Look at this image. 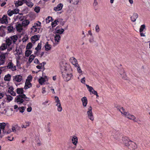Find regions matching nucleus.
<instances>
[{
    "mask_svg": "<svg viewBox=\"0 0 150 150\" xmlns=\"http://www.w3.org/2000/svg\"><path fill=\"white\" fill-rule=\"evenodd\" d=\"M69 67V66L67 67L66 66H61L60 67L62 77L64 80L67 81L70 80L72 76L71 74L69 72L70 69Z\"/></svg>",
    "mask_w": 150,
    "mask_h": 150,
    "instance_id": "obj_1",
    "label": "nucleus"
},
{
    "mask_svg": "<svg viewBox=\"0 0 150 150\" xmlns=\"http://www.w3.org/2000/svg\"><path fill=\"white\" fill-rule=\"evenodd\" d=\"M122 141L124 144L128 148L135 149L137 148V146L135 143L130 140L127 137L122 138Z\"/></svg>",
    "mask_w": 150,
    "mask_h": 150,
    "instance_id": "obj_2",
    "label": "nucleus"
},
{
    "mask_svg": "<svg viewBox=\"0 0 150 150\" xmlns=\"http://www.w3.org/2000/svg\"><path fill=\"white\" fill-rule=\"evenodd\" d=\"M8 55L7 53L1 54H0V65H3L4 63L5 58Z\"/></svg>",
    "mask_w": 150,
    "mask_h": 150,
    "instance_id": "obj_3",
    "label": "nucleus"
},
{
    "mask_svg": "<svg viewBox=\"0 0 150 150\" xmlns=\"http://www.w3.org/2000/svg\"><path fill=\"white\" fill-rule=\"evenodd\" d=\"M18 13L19 9L17 8H16L12 10H9L7 12V14L10 16H11L13 14H16Z\"/></svg>",
    "mask_w": 150,
    "mask_h": 150,
    "instance_id": "obj_4",
    "label": "nucleus"
},
{
    "mask_svg": "<svg viewBox=\"0 0 150 150\" xmlns=\"http://www.w3.org/2000/svg\"><path fill=\"white\" fill-rule=\"evenodd\" d=\"M92 110V107L90 106L88 109V111L87 112V114L89 118L91 120L93 121L94 120V117L93 115Z\"/></svg>",
    "mask_w": 150,
    "mask_h": 150,
    "instance_id": "obj_5",
    "label": "nucleus"
},
{
    "mask_svg": "<svg viewBox=\"0 0 150 150\" xmlns=\"http://www.w3.org/2000/svg\"><path fill=\"white\" fill-rule=\"evenodd\" d=\"M23 99L26 101H28L29 100V98L26 97L25 94H23V96L19 95V104L23 102Z\"/></svg>",
    "mask_w": 150,
    "mask_h": 150,
    "instance_id": "obj_6",
    "label": "nucleus"
},
{
    "mask_svg": "<svg viewBox=\"0 0 150 150\" xmlns=\"http://www.w3.org/2000/svg\"><path fill=\"white\" fill-rule=\"evenodd\" d=\"M124 115H125V117L127 118L132 120L135 122L136 121L135 120L136 118L135 116L133 115H130L129 112H125Z\"/></svg>",
    "mask_w": 150,
    "mask_h": 150,
    "instance_id": "obj_7",
    "label": "nucleus"
},
{
    "mask_svg": "<svg viewBox=\"0 0 150 150\" xmlns=\"http://www.w3.org/2000/svg\"><path fill=\"white\" fill-rule=\"evenodd\" d=\"M8 127H9V125L8 123L3 122L0 123V129L2 130L3 132V130H5Z\"/></svg>",
    "mask_w": 150,
    "mask_h": 150,
    "instance_id": "obj_8",
    "label": "nucleus"
},
{
    "mask_svg": "<svg viewBox=\"0 0 150 150\" xmlns=\"http://www.w3.org/2000/svg\"><path fill=\"white\" fill-rule=\"evenodd\" d=\"M7 67L8 68L10 69L12 71H14L16 70V67L15 66H14L13 64L11 62H10L8 64L6 67Z\"/></svg>",
    "mask_w": 150,
    "mask_h": 150,
    "instance_id": "obj_9",
    "label": "nucleus"
},
{
    "mask_svg": "<svg viewBox=\"0 0 150 150\" xmlns=\"http://www.w3.org/2000/svg\"><path fill=\"white\" fill-rule=\"evenodd\" d=\"M32 0H22L29 7L31 8L34 5V4L31 2Z\"/></svg>",
    "mask_w": 150,
    "mask_h": 150,
    "instance_id": "obj_10",
    "label": "nucleus"
},
{
    "mask_svg": "<svg viewBox=\"0 0 150 150\" xmlns=\"http://www.w3.org/2000/svg\"><path fill=\"white\" fill-rule=\"evenodd\" d=\"M40 36L39 35H34L31 38V41L33 43H35L36 41L39 40Z\"/></svg>",
    "mask_w": 150,
    "mask_h": 150,
    "instance_id": "obj_11",
    "label": "nucleus"
},
{
    "mask_svg": "<svg viewBox=\"0 0 150 150\" xmlns=\"http://www.w3.org/2000/svg\"><path fill=\"white\" fill-rule=\"evenodd\" d=\"M7 16L4 15L1 18H0V20L1 23L7 24L8 23Z\"/></svg>",
    "mask_w": 150,
    "mask_h": 150,
    "instance_id": "obj_12",
    "label": "nucleus"
},
{
    "mask_svg": "<svg viewBox=\"0 0 150 150\" xmlns=\"http://www.w3.org/2000/svg\"><path fill=\"white\" fill-rule=\"evenodd\" d=\"M114 134L112 135V137L115 139L116 140H118L120 138V135L119 132H118L114 131L113 132Z\"/></svg>",
    "mask_w": 150,
    "mask_h": 150,
    "instance_id": "obj_13",
    "label": "nucleus"
},
{
    "mask_svg": "<svg viewBox=\"0 0 150 150\" xmlns=\"http://www.w3.org/2000/svg\"><path fill=\"white\" fill-rule=\"evenodd\" d=\"M81 101L82 102V104L83 106L86 107L88 103L87 98L86 97H84L81 98Z\"/></svg>",
    "mask_w": 150,
    "mask_h": 150,
    "instance_id": "obj_14",
    "label": "nucleus"
},
{
    "mask_svg": "<svg viewBox=\"0 0 150 150\" xmlns=\"http://www.w3.org/2000/svg\"><path fill=\"white\" fill-rule=\"evenodd\" d=\"M63 6V4L60 3L58 4L56 7L54 8V10L56 11H60L62 9Z\"/></svg>",
    "mask_w": 150,
    "mask_h": 150,
    "instance_id": "obj_15",
    "label": "nucleus"
},
{
    "mask_svg": "<svg viewBox=\"0 0 150 150\" xmlns=\"http://www.w3.org/2000/svg\"><path fill=\"white\" fill-rule=\"evenodd\" d=\"M32 86V84L29 81H26L24 88L26 90L30 88Z\"/></svg>",
    "mask_w": 150,
    "mask_h": 150,
    "instance_id": "obj_16",
    "label": "nucleus"
},
{
    "mask_svg": "<svg viewBox=\"0 0 150 150\" xmlns=\"http://www.w3.org/2000/svg\"><path fill=\"white\" fill-rule=\"evenodd\" d=\"M45 79L44 78H43L42 77H41L38 80V81L39 82V83L41 84L42 85L43 84V83L46 81V80H45V79H47V77L46 76H45Z\"/></svg>",
    "mask_w": 150,
    "mask_h": 150,
    "instance_id": "obj_17",
    "label": "nucleus"
},
{
    "mask_svg": "<svg viewBox=\"0 0 150 150\" xmlns=\"http://www.w3.org/2000/svg\"><path fill=\"white\" fill-rule=\"evenodd\" d=\"M70 60H72L71 62L74 65L75 67H76L77 65H78L77 60L74 57H72L71 58Z\"/></svg>",
    "mask_w": 150,
    "mask_h": 150,
    "instance_id": "obj_18",
    "label": "nucleus"
},
{
    "mask_svg": "<svg viewBox=\"0 0 150 150\" xmlns=\"http://www.w3.org/2000/svg\"><path fill=\"white\" fill-rule=\"evenodd\" d=\"M138 15L137 13H134L132 16L131 17V19L132 21L135 22L137 18L138 17Z\"/></svg>",
    "mask_w": 150,
    "mask_h": 150,
    "instance_id": "obj_19",
    "label": "nucleus"
},
{
    "mask_svg": "<svg viewBox=\"0 0 150 150\" xmlns=\"http://www.w3.org/2000/svg\"><path fill=\"white\" fill-rule=\"evenodd\" d=\"M6 44L7 45V46H10L12 44V40L11 38L9 37L8 38H6Z\"/></svg>",
    "mask_w": 150,
    "mask_h": 150,
    "instance_id": "obj_20",
    "label": "nucleus"
},
{
    "mask_svg": "<svg viewBox=\"0 0 150 150\" xmlns=\"http://www.w3.org/2000/svg\"><path fill=\"white\" fill-rule=\"evenodd\" d=\"M10 38L11 40H12L13 43H15L18 39V36L17 35H15L10 37Z\"/></svg>",
    "mask_w": 150,
    "mask_h": 150,
    "instance_id": "obj_21",
    "label": "nucleus"
},
{
    "mask_svg": "<svg viewBox=\"0 0 150 150\" xmlns=\"http://www.w3.org/2000/svg\"><path fill=\"white\" fill-rule=\"evenodd\" d=\"M71 140L73 144L74 145H76L78 142L77 137L75 136H74L72 138Z\"/></svg>",
    "mask_w": 150,
    "mask_h": 150,
    "instance_id": "obj_22",
    "label": "nucleus"
},
{
    "mask_svg": "<svg viewBox=\"0 0 150 150\" xmlns=\"http://www.w3.org/2000/svg\"><path fill=\"white\" fill-rule=\"evenodd\" d=\"M30 22L28 20H25L23 21L21 24L23 26H26L29 24Z\"/></svg>",
    "mask_w": 150,
    "mask_h": 150,
    "instance_id": "obj_23",
    "label": "nucleus"
},
{
    "mask_svg": "<svg viewBox=\"0 0 150 150\" xmlns=\"http://www.w3.org/2000/svg\"><path fill=\"white\" fill-rule=\"evenodd\" d=\"M45 50L46 51H48L50 50L51 48V45L48 44V42H47L45 46Z\"/></svg>",
    "mask_w": 150,
    "mask_h": 150,
    "instance_id": "obj_24",
    "label": "nucleus"
},
{
    "mask_svg": "<svg viewBox=\"0 0 150 150\" xmlns=\"http://www.w3.org/2000/svg\"><path fill=\"white\" fill-rule=\"evenodd\" d=\"M40 29H38V33L40 30ZM31 32L35 33L38 31V29L35 26L33 25V27L31 28Z\"/></svg>",
    "mask_w": 150,
    "mask_h": 150,
    "instance_id": "obj_25",
    "label": "nucleus"
},
{
    "mask_svg": "<svg viewBox=\"0 0 150 150\" xmlns=\"http://www.w3.org/2000/svg\"><path fill=\"white\" fill-rule=\"evenodd\" d=\"M11 131L10 129H9L8 127L5 130H3V133L5 134H8L10 133Z\"/></svg>",
    "mask_w": 150,
    "mask_h": 150,
    "instance_id": "obj_26",
    "label": "nucleus"
},
{
    "mask_svg": "<svg viewBox=\"0 0 150 150\" xmlns=\"http://www.w3.org/2000/svg\"><path fill=\"white\" fill-rule=\"evenodd\" d=\"M13 80L15 83L16 84V85H18V83L19 82V75H16L14 77Z\"/></svg>",
    "mask_w": 150,
    "mask_h": 150,
    "instance_id": "obj_27",
    "label": "nucleus"
},
{
    "mask_svg": "<svg viewBox=\"0 0 150 150\" xmlns=\"http://www.w3.org/2000/svg\"><path fill=\"white\" fill-rule=\"evenodd\" d=\"M61 37L60 35L59 34H56L54 36V40L55 41L58 42L60 39Z\"/></svg>",
    "mask_w": 150,
    "mask_h": 150,
    "instance_id": "obj_28",
    "label": "nucleus"
},
{
    "mask_svg": "<svg viewBox=\"0 0 150 150\" xmlns=\"http://www.w3.org/2000/svg\"><path fill=\"white\" fill-rule=\"evenodd\" d=\"M59 22V21L58 20H55L53 22H52L51 24V25L52 28L55 27L58 24L57 23Z\"/></svg>",
    "mask_w": 150,
    "mask_h": 150,
    "instance_id": "obj_29",
    "label": "nucleus"
},
{
    "mask_svg": "<svg viewBox=\"0 0 150 150\" xmlns=\"http://www.w3.org/2000/svg\"><path fill=\"white\" fill-rule=\"evenodd\" d=\"M7 45L6 43H3L0 47V49L2 50H3L7 48Z\"/></svg>",
    "mask_w": 150,
    "mask_h": 150,
    "instance_id": "obj_30",
    "label": "nucleus"
},
{
    "mask_svg": "<svg viewBox=\"0 0 150 150\" xmlns=\"http://www.w3.org/2000/svg\"><path fill=\"white\" fill-rule=\"evenodd\" d=\"M35 57V56L33 54L31 55L30 56L28 59V62L30 63L32 62Z\"/></svg>",
    "mask_w": 150,
    "mask_h": 150,
    "instance_id": "obj_31",
    "label": "nucleus"
},
{
    "mask_svg": "<svg viewBox=\"0 0 150 150\" xmlns=\"http://www.w3.org/2000/svg\"><path fill=\"white\" fill-rule=\"evenodd\" d=\"M32 52V51L30 50H26L25 51V54L26 57H28L30 55Z\"/></svg>",
    "mask_w": 150,
    "mask_h": 150,
    "instance_id": "obj_32",
    "label": "nucleus"
},
{
    "mask_svg": "<svg viewBox=\"0 0 150 150\" xmlns=\"http://www.w3.org/2000/svg\"><path fill=\"white\" fill-rule=\"evenodd\" d=\"M11 79V76L9 74L6 75L4 77V80L5 81H9Z\"/></svg>",
    "mask_w": 150,
    "mask_h": 150,
    "instance_id": "obj_33",
    "label": "nucleus"
},
{
    "mask_svg": "<svg viewBox=\"0 0 150 150\" xmlns=\"http://www.w3.org/2000/svg\"><path fill=\"white\" fill-rule=\"evenodd\" d=\"M64 31V29L61 28V30L59 29H57L56 31V32L57 33L60 34H62Z\"/></svg>",
    "mask_w": 150,
    "mask_h": 150,
    "instance_id": "obj_34",
    "label": "nucleus"
},
{
    "mask_svg": "<svg viewBox=\"0 0 150 150\" xmlns=\"http://www.w3.org/2000/svg\"><path fill=\"white\" fill-rule=\"evenodd\" d=\"M41 47V42L38 43L37 47L35 48V50L38 51L40 50Z\"/></svg>",
    "mask_w": 150,
    "mask_h": 150,
    "instance_id": "obj_35",
    "label": "nucleus"
},
{
    "mask_svg": "<svg viewBox=\"0 0 150 150\" xmlns=\"http://www.w3.org/2000/svg\"><path fill=\"white\" fill-rule=\"evenodd\" d=\"M79 1V0H70V2L71 3L76 5L78 4Z\"/></svg>",
    "mask_w": 150,
    "mask_h": 150,
    "instance_id": "obj_36",
    "label": "nucleus"
},
{
    "mask_svg": "<svg viewBox=\"0 0 150 150\" xmlns=\"http://www.w3.org/2000/svg\"><path fill=\"white\" fill-rule=\"evenodd\" d=\"M32 44L31 42H29L28 44L26 47V49H31L32 47Z\"/></svg>",
    "mask_w": 150,
    "mask_h": 150,
    "instance_id": "obj_37",
    "label": "nucleus"
},
{
    "mask_svg": "<svg viewBox=\"0 0 150 150\" xmlns=\"http://www.w3.org/2000/svg\"><path fill=\"white\" fill-rule=\"evenodd\" d=\"M145 28V25L144 24H143L141 25L140 29H139V32L140 33L142 32L144 30Z\"/></svg>",
    "mask_w": 150,
    "mask_h": 150,
    "instance_id": "obj_38",
    "label": "nucleus"
},
{
    "mask_svg": "<svg viewBox=\"0 0 150 150\" xmlns=\"http://www.w3.org/2000/svg\"><path fill=\"white\" fill-rule=\"evenodd\" d=\"M6 99L9 102L13 99V98L10 95H8L6 96Z\"/></svg>",
    "mask_w": 150,
    "mask_h": 150,
    "instance_id": "obj_39",
    "label": "nucleus"
},
{
    "mask_svg": "<svg viewBox=\"0 0 150 150\" xmlns=\"http://www.w3.org/2000/svg\"><path fill=\"white\" fill-rule=\"evenodd\" d=\"M55 102L57 103L56 105H57L59 103H60V101L59 100L58 97L57 96L55 97Z\"/></svg>",
    "mask_w": 150,
    "mask_h": 150,
    "instance_id": "obj_40",
    "label": "nucleus"
},
{
    "mask_svg": "<svg viewBox=\"0 0 150 150\" xmlns=\"http://www.w3.org/2000/svg\"><path fill=\"white\" fill-rule=\"evenodd\" d=\"M87 88L88 89V91L90 92H91L92 91V90H93L94 89L93 88V87L91 86H89L88 85L86 84V85Z\"/></svg>",
    "mask_w": 150,
    "mask_h": 150,
    "instance_id": "obj_41",
    "label": "nucleus"
},
{
    "mask_svg": "<svg viewBox=\"0 0 150 150\" xmlns=\"http://www.w3.org/2000/svg\"><path fill=\"white\" fill-rule=\"evenodd\" d=\"M57 106V110L59 112H61L62 111V108L61 106V104L60 103H59L57 105H56Z\"/></svg>",
    "mask_w": 150,
    "mask_h": 150,
    "instance_id": "obj_42",
    "label": "nucleus"
},
{
    "mask_svg": "<svg viewBox=\"0 0 150 150\" xmlns=\"http://www.w3.org/2000/svg\"><path fill=\"white\" fill-rule=\"evenodd\" d=\"M33 77L32 76L30 75L27 77V79H26V81H29L31 82L32 80Z\"/></svg>",
    "mask_w": 150,
    "mask_h": 150,
    "instance_id": "obj_43",
    "label": "nucleus"
},
{
    "mask_svg": "<svg viewBox=\"0 0 150 150\" xmlns=\"http://www.w3.org/2000/svg\"><path fill=\"white\" fill-rule=\"evenodd\" d=\"M40 7L39 6H36L34 9V11L37 13H38L40 11Z\"/></svg>",
    "mask_w": 150,
    "mask_h": 150,
    "instance_id": "obj_44",
    "label": "nucleus"
},
{
    "mask_svg": "<svg viewBox=\"0 0 150 150\" xmlns=\"http://www.w3.org/2000/svg\"><path fill=\"white\" fill-rule=\"evenodd\" d=\"M25 107H19V112L21 113L23 112L25 110Z\"/></svg>",
    "mask_w": 150,
    "mask_h": 150,
    "instance_id": "obj_45",
    "label": "nucleus"
},
{
    "mask_svg": "<svg viewBox=\"0 0 150 150\" xmlns=\"http://www.w3.org/2000/svg\"><path fill=\"white\" fill-rule=\"evenodd\" d=\"M24 91L23 88H19V95L23 96V93Z\"/></svg>",
    "mask_w": 150,
    "mask_h": 150,
    "instance_id": "obj_46",
    "label": "nucleus"
},
{
    "mask_svg": "<svg viewBox=\"0 0 150 150\" xmlns=\"http://www.w3.org/2000/svg\"><path fill=\"white\" fill-rule=\"evenodd\" d=\"M13 30V26H10L8 27V30L9 32H12Z\"/></svg>",
    "mask_w": 150,
    "mask_h": 150,
    "instance_id": "obj_47",
    "label": "nucleus"
},
{
    "mask_svg": "<svg viewBox=\"0 0 150 150\" xmlns=\"http://www.w3.org/2000/svg\"><path fill=\"white\" fill-rule=\"evenodd\" d=\"M96 31L97 33H98L100 30V28L99 25H97L95 27Z\"/></svg>",
    "mask_w": 150,
    "mask_h": 150,
    "instance_id": "obj_48",
    "label": "nucleus"
},
{
    "mask_svg": "<svg viewBox=\"0 0 150 150\" xmlns=\"http://www.w3.org/2000/svg\"><path fill=\"white\" fill-rule=\"evenodd\" d=\"M19 35H20V33L21 31L23 30V26L21 24L19 23ZM21 36L19 35V38L21 37Z\"/></svg>",
    "mask_w": 150,
    "mask_h": 150,
    "instance_id": "obj_49",
    "label": "nucleus"
},
{
    "mask_svg": "<svg viewBox=\"0 0 150 150\" xmlns=\"http://www.w3.org/2000/svg\"><path fill=\"white\" fill-rule=\"evenodd\" d=\"M76 67H77V69L78 72L79 73H81L82 72V71H81V68L80 67V66L79 65H77Z\"/></svg>",
    "mask_w": 150,
    "mask_h": 150,
    "instance_id": "obj_50",
    "label": "nucleus"
},
{
    "mask_svg": "<svg viewBox=\"0 0 150 150\" xmlns=\"http://www.w3.org/2000/svg\"><path fill=\"white\" fill-rule=\"evenodd\" d=\"M119 111L122 114H123L124 115V112H126L125 111L124 109L122 107H121V109H120Z\"/></svg>",
    "mask_w": 150,
    "mask_h": 150,
    "instance_id": "obj_51",
    "label": "nucleus"
},
{
    "mask_svg": "<svg viewBox=\"0 0 150 150\" xmlns=\"http://www.w3.org/2000/svg\"><path fill=\"white\" fill-rule=\"evenodd\" d=\"M6 112H7V111H6V110L5 109H3V110H1L0 112L2 114L5 115L6 114Z\"/></svg>",
    "mask_w": 150,
    "mask_h": 150,
    "instance_id": "obj_52",
    "label": "nucleus"
},
{
    "mask_svg": "<svg viewBox=\"0 0 150 150\" xmlns=\"http://www.w3.org/2000/svg\"><path fill=\"white\" fill-rule=\"evenodd\" d=\"M38 23H34V26H35L36 27L37 26H40V25H41V23L39 21H38Z\"/></svg>",
    "mask_w": 150,
    "mask_h": 150,
    "instance_id": "obj_53",
    "label": "nucleus"
},
{
    "mask_svg": "<svg viewBox=\"0 0 150 150\" xmlns=\"http://www.w3.org/2000/svg\"><path fill=\"white\" fill-rule=\"evenodd\" d=\"M13 88L12 87H10L8 90V91L10 93H12L13 91Z\"/></svg>",
    "mask_w": 150,
    "mask_h": 150,
    "instance_id": "obj_54",
    "label": "nucleus"
},
{
    "mask_svg": "<svg viewBox=\"0 0 150 150\" xmlns=\"http://www.w3.org/2000/svg\"><path fill=\"white\" fill-rule=\"evenodd\" d=\"M81 82L83 83H85V78L84 77L81 79Z\"/></svg>",
    "mask_w": 150,
    "mask_h": 150,
    "instance_id": "obj_55",
    "label": "nucleus"
},
{
    "mask_svg": "<svg viewBox=\"0 0 150 150\" xmlns=\"http://www.w3.org/2000/svg\"><path fill=\"white\" fill-rule=\"evenodd\" d=\"M34 62L36 64H38L39 63V62L37 59H34Z\"/></svg>",
    "mask_w": 150,
    "mask_h": 150,
    "instance_id": "obj_56",
    "label": "nucleus"
},
{
    "mask_svg": "<svg viewBox=\"0 0 150 150\" xmlns=\"http://www.w3.org/2000/svg\"><path fill=\"white\" fill-rule=\"evenodd\" d=\"M15 6L17 8L19 6V1H15Z\"/></svg>",
    "mask_w": 150,
    "mask_h": 150,
    "instance_id": "obj_57",
    "label": "nucleus"
},
{
    "mask_svg": "<svg viewBox=\"0 0 150 150\" xmlns=\"http://www.w3.org/2000/svg\"><path fill=\"white\" fill-rule=\"evenodd\" d=\"M7 138L8 140H9L10 141H12L13 139V137H12L8 136L7 137Z\"/></svg>",
    "mask_w": 150,
    "mask_h": 150,
    "instance_id": "obj_58",
    "label": "nucleus"
},
{
    "mask_svg": "<svg viewBox=\"0 0 150 150\" xmlns=\"http://www.w3.org/2000/svg\"><path fill=\"white\" fill-rule=\"evenodd\" d=\"M47 19L48 20H50L51 21H54V19L52 18L51 16H48L47 18Z\"/></svg>",
    "mask_w": 150,
    "mask_h": 150,
    "instance_id": "obj_59",
    "label": "nucleus"
},
{
    "mask_svg": "<svg viewBox=\"0 0 150 150\" xmlns=\"http://www.w3.org/2000/svg\"><path fill=\"white\" fill-rule=\"evenodd\" d=\"M29 125L28 124H27V123L26 125H22L21 126V127L22 128H26Z\"/></svg>",
    "mask_w": 150,
    "mask_h": 150,
    "instance_id": "obj_60",
    "label": "nucleus"
},
{
    "mask_svg": "<svg viewBox=\"0 0 150 150\" xmlns=\"http://www.w3.org/2000/svg\"><path fill=\"white\" fill-rule=\"evenodd\" d=\"M15 102H19V96H17L15 100Z\"/></svg>",
    "mask_w": 150,
    "mask_h": 150,
    "instance_id": "obj_61",
    "label": "nucleus"
},
{
    "mask_svg": "<svg viewBox=\"0 0 150 150\" xmlns=\"http://www.w3.org/2000/svg\"><path fill=\"white\" fill-rule=\"evenodd\" d=\"M32 110V108L30 106L28 107L27 109V111L28 112H30Z\"/></svg>",
    "mask_w": 150,
    "mask_h": 150,
    "instance_id": "obj_62",
    "label": "nucleus"
},
{
    "mask_svg": "<svg viewBox=\"0 0 150 150\" xmlns=\"http://www.w3.org/2000/svg\"><path fill=\"white\" fill-rule=\"evenodd\" d=\"M45 89V87H43L42 88V93L43 94L45 93L46 92Z\"/></svg>",
    "mask_w": 150,
    "mask_h": 150,
    "instance_id": "obj_63",
    "label": "nucleus"
},
{
    "mask_svg": "<svg viewBox=\"0 0 150 150\" xmlns=\"http://www.w3.org/2000/svg\"><path fill=\"white\" fill-rule=\"evenodd\" d=\"M91 92L93 94L95 95H97V92L96 91H95L94 90H93Z\"/></svg>",
    "mask_w": 150,
    "mask_h": 150,
    "instance_id": "obj_64",
    "label": "nucleus"
}]
</instances>
